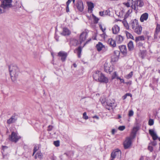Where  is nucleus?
<instances>
[{
	"instance_id": "obj_1",
	"label": "nucleus",
	"mask_w": 160,
	"mask_h": 160,
	"mask_svg": "<svg viewBox=\"0 0 160 160\" xmlns=\"http://www.w3.org/2000/svg\"><path fill=\"white\" fill-rule=\"evenodd\" d=\"M9 69L11 79L12 81H14L19 74V69L16 66L13 65H10Z\"/></svg>"
},
{
	"instance_id": "obj_2",
	"label": "nucleus",
	"mask_w": 160,
	"mask_h": 160,
	"mask_svg": "<svg viewBox=\"0 0 160 160\" xmlns=\"http://www.w3.org/2000/svg\"><path fill=\"white\" fill-rule=\"evenodd\" d=\"M93 77L94 79L96 81L105 83H107L108 82L107 78L99 71H96L93 74Z\"/></svg>"
},
{
	"instance_id": "obj_3",
	"label": "nucleus",
	"mask_w": 160,
	"mask_h": 160,
	"mask_svg": "<svg viewBox=\"0 0 160 160\" xmlns=\"http://www.w3.org/2000/svg\"><path fill=\"white\" fill-rule=\"evenodd\" d=\"M12 0H4L0 6V13H3L12 7Z\"/></svg>"
},
{
	"instance_id": "obj_4",
	"label": "nucleus",
	"mask_w": 160,
	"mask_h": 160,
	"mask_svg": "<svg viewBox=\"0 0 160 160\" xmlns=\"http://www.w3.org/2000/svg\"><path fill=\"white\" fill-rule=\"evenodd\" d=\"M132 2V5L131 7L132 9L135 10H138V7H142L144 5V2L142 0H136L133 1L132 0H129Z\"/></svg>"
},
{
	"instance_id": "obj_5",
	"label": "nucleus",
	"mask_w": 160,
	"mask_h": 160,
	"mask_svg": "<svg viewBox=\"0 0 160 160\" xmlns=\"http://www.w3.org/2000/svg\"><path fill=\"white\" fill-rule=\"evenodd\" d=\"M121 151L118 149L114 150L111 153V155L110 160H113L116 157L119 158L121 157Z\"/></svg>"
},
{
	"instance_id": "obj_6",
	"label": "nucleus",
	"mask_w": 160,
	"mask_h": 160,
	"mask_svg": "<svg viewBox=\"0 0 160 160\" xmlns=\"http://www.w3.org/2000/svg\"><path fill=\"white\" fill-rule=\"evenodd\" d=\"M21 137L18 135V133L14 132H12L9 137V140L15 142H16Z\"/></svg>"
},
{
	"instance_id": "obj_7",
	"label": "nucleus",
	"mask_w": 160,
	"mask_h": 160,
	"mask_svg": "<svg viewBox=\"0 0 160 160\" xmlns=\"http://www.w3.org/2000/svg\"><path fill=\"white\" fill-rule=\"evenodd\" d=\"M133 139L130 136L126 138L123 142L124 147L125 149H127L131 146L132 143V140Z\"/></svg>"
},
{
	"instance_id": "obj_8",
	"label": "nucleus",
	"mask_w": 160,
	"mask_h": 160,
	"mask_svg": "<svg viewBox=\"0 0 160 160\" xmlns=\"http://www.w3.org/2000/svg\"><path fill=\"white\" fill-rule=\"evenodd\" d=\"M104 71L107 73H110L113 70V67L110 63L106 62L104 65Z\"/></svg>"
},
{
	"instance_id": "obj_9",
	"label": "nucleus",
	"mask_w": 160,
	"mask_h": 160,
	"mask_svg": "<svg viewBox=\"0 0 160 160\" xmlns=\"http://www.w3.org/2000/svg\"><path fill=\"white\" fill-rule=\"evenodd\" d=\"M120 52L118 51H115L113 55L111 56V61L112 62L117 61L119 58Z\"/></svg>"
},
{
	"instance_id": "obj_10",
	"label": "nucleus",
	"mask_w": 160,
	"mask_h": 160,
	"mask_svg": "<svg viewBox=\"0 0 160 160\" xmlns=\"http://www.w3.org/2000/svg\"><path fill=\"white\" fill-rule=\"evenodd\" d=\"M76 6L80 12H82L84 9V5L82 1L81 0L77 1Z\"/></svg>"
},
{
	"instance_id": "obj_11",
	"label": "nucleus",
	"mask_w": 160,
	"mask_h": 160,
	"mask_svg": "<svg viewBox=\"0 0 160 160\" xmlns=\"http://www.w3.org/2000/svg\"><path fill=\"white\" fill-rule=\"evenodd\" d=\"M58 55L61 57V60L62 62L65 61L67 56L68 54L67 52L61 51L59 52L58 53Z\"/></svg>"
},
{
	"instance_id": "obj_12",
	"label": "nucleus",
	"mask_w": 160,
	"mask_h": 160,
	"mask_svg": "<svg viewBox=\"0 0 160 160\" xmlns=\"http://www.w3.org/2000/svg\"><path fill=\"white\" fill-rule=\"evenodd\" d=\"M138 25V21L136 19L131 20L129 23V27L132 29H133Z\"/></svg>"
},
{
	"instance_id": "obj_13",
	"label": "nucleus",
	"mask_w": 160,
	"mask_h": 160,
	"mask_svg": "<svg viewBox=\"0 0 160 160\" xmlns=\"http://www.w3.org/2000/svg\"><path fill=\"white\" fill-rule=\"evenodd\" d=\"M88 33L85 32H82L80 35L79 41L80 44L84 42L86 39Z\"/></svg>"
},
{
	"instance_id": "obj_14",
	"label": "nucleus",
	"mask_w": 160,
	"mask_h": 160,
	"mask_svg": "<svg viewBox=\"0 0 160 160\" xmlns=\"http://www.w3.org/2000/svg\"><path fill=\"white\" fill-rule=\"evenodd\" d=\"M106 108L109 110H110L113 109L115 103L114 102H111L110 101H108L106 102Z\"/></svg>"
},
{
	"instance_id": "obj_15",
	"label": "nucleus",
	"mask_w": 160,
	"mask_h": 160,
	"mask_svg": "<svg viewBox=\"0 0 160 160\" xmlns=\"http://www.w3.org/2000/svg\"><path fill=\"white\" fill-rule=\"evenodd\" d=\"M149 132L150 134L152 137L153 140H155L158 138L160 141V137H158L156 133L154 132V131L153 130H149Z\"/></svg>"
},
{
	"instance_id": "obj_16",
	"label": "nucleus",
	"mask_w": 160,
	"mask_h": 160,
	"mask_svg": "<svg viewBox=\"0 0 160 160\" xmlns=\"http://www.w3.org/2000/svg\"><path fill=\"white\" fill-rule=\"evenodd\" d=\"M138 130V127H135L133 128L130 136L132 138H134L135 137L136 133Z\"/></svg>"
},
{
	"instance_id": "obj_17",
	"label": "nucleus",
	"mask_w": 160,
	"mask_h": 160,
	"mask_svg": "<svg viewBox=\"0 0 160 160\" xmlns=\"http://www.w3.org/2000/svg\"><path fill=\"white\" fill-rule=\"evenodd\" d=\"M133 29L136 33L139 35L141 33L142 28L141 26L138 25Z\"/></svg>"
},
{
	"instance_id": "obj_18",
	"label": "nucleus",
	"mask_w": 160,
	"mask_h": 160,
	"mask_svg": "<svg viewBox=\"0 0 160 160\" xmlns=\"http://www.w3.org/2000/svg\"><path fill=\"white\" fill-rule=\"evenodd\" d=\"M119 48L121 52L123 55H126L127 49L126 46L123 45L119 46Z\"/></svg>"
},
{
	"instance_id": "obj_19",
	"label": "nucleus",
	"mask_w": 160,
	"mask_h": 160,
	"mask_svg": "<svg viewBox=\"0 0 160 160\" xmlns=\"http://www.w3.org/2000/svg\"><path fill=\"white\" fill-rule=\"evenodd\" d=\"M61 34L63 36H68L71 34V32L67 28H64Z\"/></svg>"
},
{
	"instance_id": "obj_20",
	"label": "nucleus",
	"mask_w": 160,
	"mask_h": 160,
	"mask_svg": "<svg viewBox=\"0 0 160 160\" xmlns=\"http://www.w3.org/2000/svg\"><path fill=\"white\" fill-rule=\"evenodd\" d=\"M119 27L117 25H114L112 28L113 33L114 34H117L119 32Z\"/></svg>"
},
{
	"instance_id": "obj_21",
	"label": "nucleus",
	"mask_w": 160,
	"mask_h": 160,
	"mask_svg": "<svg viewBox=\"0 0 160 160\" xmlns=\"http://www.w3.org/2000/svg\"><path fill=\"white\" fill-rule=\"evenodd\" d=\"M148 14L147 13H145L142 14L140 18V20L141 22H142L144 20H146L148 18Z\"/></svg>"
},
{
	"instance_id": "obj_22",
	"label": "nucleus",
	"mask_w": 160,
	"mask_h": 160,
	"mask_svg": "<svg viewBox=\"0 0 160 160\" xmlns=\"http://www.w3.org/2000/svg\"><path fill=\"white\" fill-rule=\"evenodd\" d=\"M17 118L15 116H12L11 117L7 120V122L8 124L15 122L17 120Z\"/></svg>"
},
{
	"instance_id": "obj_23",
	"label": "nucleus",
	"mask_w": 160,
	"mask_h": 160,
	"mask_svg": "<svg viewBox=\"0 0 160 160\" xmlns=\"http://www.w3.org/2000/svg\"><path fill=\"white\" fill-rule=\"evenodd\" d=\"M160 32V25L158 24L156 28L155 32L154 35V39L157 38L158 33Z\"/></svg>"
},
{
	"instance_id": "obj_24",
	"label": "nucleus",
	"mask_w": 160,
	"mask_h": 160,
	"mask_svg": "<svg viewBox=\"0 0 160 160\" xmlns=\"http://www.w3.org/2000/svg\"><path fill=\"white\" fill-rule=\"evenodd\" d=\"M124 38L120 35H118L116 37V41L118 44L121 43L123 41Z\"/></svg>"
},
{
	"instance_id": "obj_25",
	"label": "nucleus",
	"mask_w": 160,
	"mask_h": 160,
	"mask_svg": "<svg viewBox=\"0 0 160 160\" xmlns=\"http://www.w3.org/2000/svg\"><path fill=\"white\" fill-rule=\"evenodd\" d=\"M96 47L97 50L98 52H100L102 50V48H104L105 47L101 42H99L96 45Z\"/></svg>"
},
{
	"instance_id": "obj_26",
	"label": "nucleus",
	"mask_w": 160,
	"mask_h": 160,
	"mask_svg": "<svg viewBox=\"0 0 160 160\" xmlns=\"http://www.w3.org/2000/svg\"><path fill=\"white\" fill-rule=\"evenodd\" d=\"M108 43L113 47H115L116 46V41L112 38L109 39Z\"/></svg>"
},
{
	"instance_id": "obj_27",
	"label": "nucleus",
	"mask_w": 160,
	"mask_h": 160,
	"mask_svg": "<svg viewBox=\"0 0 160 160\" xmlns=\"http://www.w3.org/2000/svg\"><path fill=\"white\" fill-rule=\"evenodd\" d=\"M128 49L129 51L132 50L134 49V46L133 42L130 41L128 42Z\"/></svg>"
},
{
	"instance_id": "obj_28",
	"label": "nucleus",
	"mask_w": 160,
	"mask_h": 160,
	"mask_svg": "<svg viewBox=\"0 0 160 160\" xmlns=\"http://www.w3.org/2000/svg\"><path fill=\"white\" fill-rule=\"evenodd\" d=\"M75 51H77L78 57L79 58H80L81 57V55L82 51V47L81 46L79 47L78 48L76 49Z\"/></svg>"
},
{
	"instance_id": "obj_29",
	"label": "nucleus",
	"mask_w": 160,
	"mask_h": 160,
	"mask_svg": "<svg viewBox=\"0 0 160 160\" xmlns=\"http://www.w3.org/2000/svg\"><path fill=\"white\" fill-rule=\"evenodd\" d=\"M144 40V38L143 36L136 37L135 39V41L137 43H138V42H140V41H143Z\"/></svg>"
},
{
	"instance_id": "obj_30",
	"label": "nucleus",
	"mask_w": 160,
	"mask_h": 160,
	"mask_svg": "<svg viewBox=\"0 0 160 160\" xmlns=\"http://www.w3.org/2000/svg\"><path fill=\"white\" fill-rule=\"evenodd\" d=\"M125 33L128 38H131L134 40V37L132 35L127 31H125Z\"/></svg>"
},
{
	"instance_id": "obj_31",
	"label": "nucleus",
	"mask_w": 160,
	"mask_h": 160,
	"mask_svg": "<svg viewBox=\"0 0 160 160\" xmlns=\"http://www.w3.org/2000/svg\"><path fill=\"white\" fill-rule=\"evenodd\" d=\"M88 11L89 10H92V9L94 8V5L93 3L91 2H88Z\"/></svg>"
},
{
	"instance_id": "obj_32",
	"label": "nucleus",
	"mask_w": 160,
	"mask_h": 160,
	"mask_svg": "<svg viewBox=\"0 0 160 160\" xmlns=\"http://www.w3.org/2000/svg\"><path fill=\"white\" fill-rule=\"evenodd\" d=\"M42 156V155L41 153L40 152L37 153L35 156V159H36L37 157L39 158H41Z\"/></svg>"
},
{
	"instance_id": "obj_33",
	"label": "nucleus",
	"mask_w": 160,
	"mask_h": 160,
	"mask_svg": "<svg viewBox=\"0 0 160 160\" xmlns=\"http://www.w3.org/2000/svg\"><path fill=\"white\" fill-rule=\"evenodd\" d=\"M73 42H74V43H72V44L74 46H76L78 44V41L76 39H73L71 41V43H72Z\"/></svg>"
},
{
	"instance_id": "obj_34",
	"label": "nucleus",
	"mask_w": 160,
	"mask_h": 160,
	"mask_svg": "<svg viewBox=\"0 0 160 160\" xmlns=\"http://www.w3.org/2000/svg\"><path fill=\"white\" fill-rule=\"evenodd\" d=\"M117 77H119L118 76V75L117 74V72H115L113 73V74L112 75V79H113L115 78H116L117 79Z\"/></svg>"
},
{
	"instance_id": "obj_35",
	"label": "nucleus",
	"mask_w": 160,
	"mask_h": 160,
	"mask_svg": "<svg viewBox=\"0 0 160 160\" xmlns=\"http://www.w3.org/2000/svg\"><path fill=\"white\" fill-rule=\"evenodd\" d=\"M108 10H107L105 12H100L99 15L101 16H103L104 15H106L107 14V12H108Z\"/></svg>"
},
{
	"instance_id": "obj_36",
	"label": "nucleus",
	"mask_w": 160,
	"mask_h": 160,
	"mask_svg": "<svg viewBox=\"0 0 160 160\" xmlns=\"http://www.w3.org/2000/svg\"><path fill=\"white\" fill-rule=\"evenodd\" d=\"M154 124V121L152 119H149L148 121V124L150 126Z\"/></svg>"
},
{
	"instance_id": "obj_37",
	"label": "nucleus",
	"mask_w": 160,
	"mask_h": 160,
	"mask_svg": "<svg viewBox=\"0 0 160 160\" xmlns=\"http://www.w3.org/2000/svg\"><path fill=\"white\" fill-rule=\"evenodd\" d=\"M83 118L85 119H88V116L87 115L86 112H84L83 114Z\"/></svg>"
},
{
	"instance_id": "obj_38",
	"label": "nucleus",
	"mask_w": 160,
	"mask_h": 160,
	"mask_svg": "<svg viewBox=\"0 0 160 160\" xmlns=\"http://www.w3.org/2000/svg\"><path fill=\"white\" fill-rule=\"evenodd\" d=\"M94 18V23H98V22L99 20V19L98 18H97L96 17L94 16L93 17Z\"/></svg>"
},
{
	"instance_id": "obj_39",
	"label": "nucleus",
	"mask_w": 160,
	"mask_h": 160,
	"mask_svg": "<svg viewBox=\"0 0 160 160\" xmlns=\"http://www.w3.org/2000/svg\"><path fill=\"white\" fill-rule=\"evenodd\" d=\"M100 100L101 101V102L102 104H104L106 102V99L105 98H101L100 99Z\"/></svg>"
},
{
	"instance_id": "obj_40",
	"label": "nucleus",
	"mask_w": 160,
	"mask_h": 160,
	"mask_svg": "<svg viewBox=\"0 0 160 160\" xmlns=\"http://www.w3.org/2000/svg\"><path fill=\"white\" fill-rule=\"evenodd\" d=\"M39 148V147L38 145H35L34 147L33 151H34V153H35L36 151L38 150Z\"/></svg>"
},
{
	"instance_id": "obj_41",
	"label": "nucleus",
	"mask_w": 160,
	"mask_h": 160,
	"mask_svg": "<svg viewBox=\"0 0 160 160\" xmlns=\"http://www.w3.org/2000/svg\"><path fill=\"white\" fill-rule=\"evenodd\" d=\"M125 128V127L124 126H120L118 128V129L120 131H123Z\"/></svg>"
},
{
	"instance_id": "obj_42",
	"label": "nucleus",
	"mask_w": 160,
	"mask_h": 160,
	"mask_svg": "<svg viewBox=\"0 0 160 160\" xmlns=\"http://www.w3.org/2000/svg\"><path fill=\"white\" fill-rule=\"evenodd\" d=\"M54 144L56 147H58L59 146V142L58 141H57L54 142Z\"/></svg>"
},
{
	"instance_id": "obj_43",
	"label": "nucleus",
	"mask_w": 160,
	"mask_h": 160,
	"mask_svg": "<svg viewBox=\"0 0 160 160\" xmlns=\"http://www.w3.org/2000/svg\"><path fill=\"white\" fill-rule=\"evenodd\" d=\"M133 115V112L132 110H131L129 111L128 113V116L129 117H132Z\"/></svg>"
},
{
	"instance_id": "obj_44",
	"label": "nucleus",
	"mask_w": 160,
	"mask_h": 160,
	"mask_svg": "<svg viewBox=\"0 0 160 160\" xmlns=\"http://www.w3.org/2000/svg\"><path fill=\"white\" fill-rule=\"evenodd\" d=\"M99 27L100 29L102 30V31L103 32V33H104L105 31L106 30V28H104L103 29L102 28V26L101 24H99Z\"/></svg>"
},
{
	"instance_id": "obj_45",
	"label": "nucleus",
	"mask_w": 160,
	"mask_h": 160,
	"mask_svg": "<svg viewBox=\"0 0 160 160\" xmlns=\"http://www.w3.org/2000/svg\"><path fill=\"white\" fill-rule=\"evenodd\" d=\"M132 75V72H131L127 76V78H131Z\"/></svg>"
},
{
	"instance_id": "obj_46",
	"label": "nucleus",
	"mask_w": 160,
	"mask_h": 160,
	"mask_svg": "<svg viewBox=\"0 0 160 160\" xmlns=\"http://www.w3.org/2000/svg\"><path fill=\"white\" fill-rule=\"evenodd\" d=\"M124 26L126 27L127 29L129 28V25H128V23L127 22H125L123 23Z\"/></svg>"
},
{
	"instance_id": "obj_47",
	"label": "nucleus",
	"mask_w": 160,
	"mask_h": 160,
	"mask_svg": "<svg viewBox=\"0 0 160 160\" xmlns=\"http://www.w3.org/2000/svg\"><path fill=\"white\" fill-rule=\"evenodd\" d=\"M117 79H119L120 82L122 83H125L124 80L123 79H122L120 78L119 77H117Z\"/></svg>"
},
{
	"instance_id": "obj_48",
	"label": "nucleus",
	"mask_w": 160,
	"mask_h": 160,
	"mask_svg": "<svg viewBox=\"0 0 160 160\" xmlns=\"http://www.w3.org/2000/svg\"><path fill=\"white\" fill-rule=\"evenodd\" d=\"M53 128V127L52 126L49 125L48 127V131H50L52 130V129Z\"/></svg>"
},
{
	"instance_id": "obj_49",
	"label": "nucleus",
	"mask_w": 160,
	"mask_h": 160,
	"mask_svg": "<svg viewBox=\"0 0 160 160\" xmlns=\"http://www.w3.org/2000/svg\"><path fill=\"white\" fill-rule=\"evenodd\" d=\"M148 149L151 152H152L153 150V147L151 146H148Z\"/></svg>"
},
{
	"instance_id": "obj_50",
	"label": "nucleus",
	"mask_w": 160,
	"mask_h": 160,
	"mask_svg": "<svg viewBox=\"0 0 160 160\" xmlns=\"http://www.w3.org/2000/svg\"><path fill=\"white\" fill-rule=\"evenodd\" d=\"M128 1L129 2H127L124 3V4L125 5L128 7H129L130 6V4H129V2L131 1H129V0H128Z\"/></svg>"
},
{
	"instance_id": "obj_51",
	"label": "nucleus",
	"mask_w": 160,
	"mask_h": 160,
	"mask_svg": "<svg viewBox=\"0 0 160 160\" xmlns=\"http://www.w3.org/2000/svg\"><path fill=\"white\" fill-rule=\"evenodd\" d=\"M137 44L139 47H142L143 45L142 43L141 42H138V43H137Z\"/></svg>"
},
{
	"instance_id": "obj_52",
	"label": "nucleus",
	"mask_w": 160,
	"mask_h": 160,
	"mask_svg": "<svg viewBox=\"0 0 160 160\" xmlns=\"http://www.w3.org/2000/svg\"><path fill=\"white\" fill-rule=\"evenodd\" d=\"M66 11L67 12H68L69 11V6L68 5H67V7L66 8Z\"/></svg>"
},
{
	"instance_id": "obj_53",
	"label": "nucleus",
	"mask_w": 160,
	"mask_h": 160,
	"mask_svg": "<svg viewBox=\"0 0 160 160\" xmlns=\"http://www.w3.org/2000/svg\"><path fill=\"white\" fill-rule=\"evenodd\" d=\"M157 144V143L156 141H154L152 143V145L153 146H156Z\"/></svg>"
},
{
	"instance_id": "obj_54",
	"label": "nucleus",
	"mask_w": 160,
	"mask_h": 160,
	"mask_svg": "<svg viewBox=\"0 0 160 160\" xmlns=\"http://www.w3.org/2000/svg\"><path fill=\"white\" fill-rule=\"evenodd\" d=\"M116 132V130L115 129H113L112 131V134L113 135Z\"/></svg>"
},
{
	"instance_id": "obj_55",
	"label": "nucleus",
	"mask_w": 160,
	"mask_h": 160,
	"mask_svg": "<svg viewBox=\"0 0 160 160\" xmlns=\"http://www.w3.org/2000/svg\"><path fill=\"white\" fill-rule=\"evenodd\" d=\"M127 96L126 95V94H125V95H124L122 97L123 99V100H125V99L126 98H127Z\"/></svg>"
},
{
	"instance_id": "obj_56",
	"label": "nucleus",
	"mask_w": 160,
	"mask_h": 160,
	"mask_svg": "<svg viewBox=\"0 0 160 160\" xmlns=\"http://www.w3.org/2000/svg\"><path fill=\"white\" fill-rule=\"evenodd\" d=\"M126 94L127 96H129L131 97H132V95L130 93H127Z\"/></svg>"
},
{
	"instance_id": "obj_57",
	"label": "nucleus",
	"mask_w": 160,
	"mask_h": 160,
	"mask_svg": "<svg viewBox=\"0 0 160 160\" xmlns=\"http://www.w3.org/2000/svg\"><path fill=\"white\" fill-rule=\"evenodd\" d=\"M93 118H95L97 119H98L99 118L98 117V116H97L96 115L94 116L93 117Z\"/></svg>"
},
{
	"instance_id": "obj_58",
	"label": "nucleus",
	"mask_w": 160,
	"mask_h": 160,
	"mask_svg": "<svg viewBox=\"0 0 160 160\" xmlns=\"http://www.w3.org/2000/svg\"><path fill=\"white\" fill-rule=\"evenodd\" d=\"M71 2H70V1L68 0L66 3L67 5H68L69 6V4L71 3Z\"/></svg>"
},
{
	"instance_id": "obj_59",
	"label": "nucleus",
	"mask_w": 160,
	"mask_h": 160,
	"mask_svg": "<svg viewBox=\"0 0 160 160\" xmlns=\"http://www.w3.org/2000/svg\"><path fill=\"white\" fill-rule=\"evenodd\" d=\"M91 39H90L89 40H88V41H87L84 44V46H85V44H87L90 41H91Z\"/></svg>"
},
{
	"instance_id": "obj_60",
	"label": "nucleus",
	"mask_w": 160,
	"mask_h": 160,
	"mask_svg": "<svg viewBox=\"0 0 160 160\" xmlns=\"http://www.w3.org/2000/svg\"><path fill=\"white\" fill-rule=\"evenodd\" d=\"M55 38L57 41H59L58 37H57V36H56L55 37Z\"/></svg>"
},
{
	"instance_id": "obj_61",
	"label": "nucleus",
	"mask_w": 160,
	"mask_h": 160,
	"mask_svg": "<svg viewBox=\"0 0 160 160\" xmlns=\"http://www.w3.org/2000/svg\"><path fill=\"white\" fill-rule=\"evenodd\" d=\"M144 160V158L143 156L141 157L139 159V160Z\"/></svg>"
},
{
	"instance_id": "obj_62",
	"label": "nucleus",
	"mask_w": 160,
	"mask_h": 160,
	"mask_svg": "<svg viewBox=\"0 0 160 160\" xmlns=\"http://www.w3.org/2000/svg\"><path fill=\"white\" fill-rule=\"evenodd\" d=\"M8 147L7 146H2V148L3 149H5V148H7Z\"/></svg>"
},
{
	"instance_id": "obj_63",
	"label": "nucleus",
	"mask_w": 160,
	"mask_h": 160,
	"mask_svg": "<svg viewBox=\"0 0 160 160\" xmlns=\"http://www.w3.org/2000/svg\"><path fill=\"white\" fill-rule=\"evenodd\" d=\"M73 65L74 67L75 68H76L77 66V65L75 63H74Z\"/></svg>"
},
{
	"instance_id": "obj_64",
	"label": "nucleus",
	"mask_w": 160,
	"mask_h": 160,
	"mask_svg": "<svg viewBox=\"0 0 160 160\" xmlns=\"http://www.w3.org/2000/svg\"><path fill=\"white\" fill-rule=\"evenodd\" d=\"M157 60L158 62H160V56L158 58Z\"/></svg>"
}]
</instances>
